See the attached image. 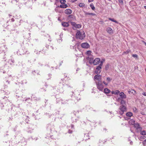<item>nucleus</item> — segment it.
I'll use <instances>...</instances> for the list:
<instances>
[{"label":"nucleus","mask_w":146,"mask_h":146,"mask_svg":"<svg viewBox=\"0 0 146 146\" xmlns=\"http://www.w3.org/2000/svg\"><path fill=\"white\" fill-rule=\"evenodd\" d=\"M142 94L145 96H146V92H143Z\"/></svg>","instance_id":"38"},{"label":"nucleus","mask_w":146,"mask_h":146,"mask_svg":"<svg viewBox=\"0 0 146 146\" xmlns=\"http://www.w3.org/2000/svg\"><path fill=\"white\" fill-rule=\"evenodd\" d=\"M62 25L64 27H68L69 25L68 23L67 22H63L62 23Z\"/></svg>","instance_id":"14"},{"label":"nucleus","mask_w":146,"mask_h":146,"mask_svg":"<svg viewBox=\"0 0 146 146\" xmlns=\"http://www.w3.org/2000/svg\"><path fill=\"white\" fill-rule=\"evenodd\" d=\"M91 53L92 52L90 50L88 51L86 53V54L88 56H90L92 55Z\"/></svg>","instance_id":"21"},{"label":"nucleus","mask_w":146,"mask_h":146,"mask_svg":"<svg viewBox=\"0 0 146 146\" xmlns=\"http://www.w3.org/2000/svg\"><path fill=\"white\" fill-rule=\"evenodd\" d=\"M90 0H88V2H91V1H90Z\"/></svg>","instance_id":"49"},{"label":"nucleus","mask_w":146,"mask_h":146,"mask_svg":"<svg viewBox=\"0 0 146 146\" xmlns=\"http://www.w3.org/2000/svg\"><path fill=\"white\" fill-rule=\"evenodd\" d=\"M100 61V59L99 58H96L93 60L92 64H93L94 65H96L99 63Z\"/></svg>","instance_id":"7"},{"label":"nucleus","mask_w":146,"mask_h":146,"mask_svg":"<svg viewBox=\"0 0 146 146\" xmlns=\"http://www.w3.org/2000/svg\"><path fill=\"white\" fill-rule=\"evenodd\" d=\"M78 71V70H76V71Z\"/></svg>","instance_id":"53"},{"label":"nucleus","mask_w":146,"mask_h":146,"mask_svg":"<svg viewBox=\"0 0 146 146\" xmlns=\"http://www.w3.org/2000/svg\"><path fill=\"white\" fill-rule=\"evenodd\" d=\"M130 144L131 145H132L133 144V142L132 141L130 142Z\"/></svg>","instance_id":"44"},{"label":"nucleus","mask_w":146,"mask_h":146,"mask_svg":"<svg viewBox=\"0 0 146 146\" xmlns=\"http://www.w3.org/2000/svg\"><path fill=\"white\" fill-rule=\"evenodd\" d=\"M136 94V91L133 89L131 90V94H133V95H135Z\"/></svg>","instance_id":"20"},{"label":"nucleus","mask_w":146,"mask_h":146,"mask_svg":"<svg viewBox=\"0 0 146 146\" xmlns=\"http://www.w3.org/2000/svg\"><path fill=\"white\" fill-rule=\"evenodd\" d=\"M72 12V10L70 9H66L64 11V13L67 15L71 14Z\"/></svg>","instance_id":"10"},{"label":"nucleus","mask_w":146,"mask_h":146,"mask_svg":"<svg viewBox=\"0 0 146 146\" xmlns=\"http://www.w3.org/2000/svg\"><path fill=\"white\" fill-rule=\"evenodd\" d=\"M68 133H72V130H69V131H68Z\"/></svg>","instance_id":"37"},{"label":"nucleus","mask_w":146,"mask_h":146,"mask_svg":"<svg viewBox=\"0 0 146 146\" xmlns=\"http://www.w3.org/2000/svg\"><path fill=\"white\" fill-rule=\"evenodd\" d=\"M9 17H10V16H11V15H10V14H9Z\"/></svg>","instance_id":"47"},{"label":"nucleus","mask_w":146,"mask_h":146,"mask_svg":"<svg viewBox=\"0 0 146 146\" xmlns=\"http://www.w3.org/2000/svg\"><path fill=\"white\" fill-rule=\"evenodd\" d=\"M106 30L107 32L110 34H112L113 33L112 30L110 27L107 28Z\"/></svg>","instance_id":"12"},{"label":"nucleus","mask_w":146,"mask_h":146,"mask_svg":"<svg viewBox=\"0 0 146 146\" xmlns=\"http://www.w3.org/2000/svg\"><path fill=\"white\" fill-rule=\"evenodd\" d=\"M145 70H146V69H145Z\"/></svg>","instance_id":"54"},{"label":"nucleus","mask_w":146,"mask_h":146,"mask_svg":"<svg viewBox=\"0 0 146 146\" xmlns=\"http://www.w3.org/2000/svg\"><path fill=\"white\" fill-rule=\"evenodd\" d=\"M143 42L145 44V45H146V42H145L144 41H143Z\"/></svg>","instance_id":"45"},{"label":"nucleus","mask_w":146,"mask_h":146,"mask_svg":"<svg viewBox=\"0 0 146 146\" xmlns=\"http://www.w3.org/2000/svg\"><path fill=\"white\" fill-rule=\"evenodd\" d=\"M11 21H14V20L13 18L11 19Z\"/></svg>","instance_id":"43"},{"label":"nucleus","mask_w":146,"mask_h":146,"mask_svg":"<svg viewBox=\"0 0 146 146\" xmlns=\"http://www.w3.org/2000/svg\"><path fill=\"white\" fill-rule=\"evenodd\" d=\"M126 110V108L124 105L121 106L119 107L118 113L120 115H122Z\"/></svg>","instance_id":"2"},{"label":"nucleus","mask_w":146,"mask_h":146,"mask_svg":"<svg viewBox=\"0 0 146 146\" xmlns=\"http://www.w3.org/2000/svg\"><path fill=\"white\" fill-rule=\"evenodd\" d=\"M84 12L85 13V14L86 15H92L93 16L96 15V14L95 13H88V12H86L85 11H84Z\"/></svg>","instance_id":"15"},{"label":"nucleus","mask_w":146,"mask_h":146,"mask_svg":"<svg viewBox=\"0 0 146 146\" xmlns=\"http://www.w3.org/2000/svg\"><path fill=\"white\" fill-rule=\"evenodd\" d=\"M134 127L136 128V131L137 132H138L140 131H141L142 129V128L139 125L138 123H135Z\"/></svg>","instance_id":"6"},{"label":"nucleus","mask_w":146,"mask_h":146,"mask_svg":"<svg viewBox=\"0 0 146 146\" xmlns=\"http://www.w3.org/2000/svg\"><path fill=\"white\" fill-rule=\"evenodd\" d=\"M103 83L106 85L108 84V83H106L105 81H103Z\"/></svg>","instance_id":"39"},{"label":"nucleus","mask_w":146,"mask_h":146,"mask_svg":"<svg viewBox=\"0 0 146 146\" xmlns=\"http://www.w3.org/2000/svg\"><path fill=\"white\" fill-rule=\"evenodd\" d=\"M66 87H70V86H69L68 85V84H66Z\"/></svg>","instance_id":"41"},{"label":"nucleus","mask_w":146,"mask_h":146,"mask_svg":"<svg viewBox=\"0 0 146 146\" xmlns=\"http://www.w3.org/2000/svg\"><path fill=\"white\" fill-rule=\"evenodd\" d=\"M79 6L81 7H82L85 6V4L84 3H80L79 4Z\"/></svg>","instance_id":"27"},{"label":"nucleus","mask_w":146,"mask_h":146,"mask_svg":"<svg viewBox=\"0 0 146 146\" xmlns=\"http://www.w3.org/2000/svg\"><path fill=\"white\" fill-rule=\"evenodd\" d=\"M125 102L123 100H121V101L120 104L121 105V106L124 105L125 104Z\"/></svg>","instance_id":"25"},{"label":"nucleus","mask_w":146,"mask_h":146,"mask_svg":"<svg viewBox=\"0 0 146 146\" xmlns=\"http://www.w3.org/2000/svg\"><path fill=\"white\" fill-rule=\"evenodd\" d=\"M133 114L132 113L129 112H128L126 113V115L127 116H128L129 117L132 116Z\"/></svg>","instance_id":"18"},{"label":"nucleus","mask_w":146,"mask_h":146,"mask_svg":"<svg viewBox=\"0 0 146 146\" xmlns=\"http://www.w3.org/2000/svg\"><path fill=\"white\" fill-rule=\"evenodd\" d=\"M77 0H72V1L73 2H75Z\"/></svg>","instance_id":"42"},{"label":"nucleus","mask_w":146,"mask_h":146,"mask_svg":"<svg viewBox=\"0 0 146 146\" xmlns=\"http://www.w3.org/2000/svg\"><path fill=\"white\" fill-rule=\"evenodd\" d=\"M130 51V50H128L127 51L125 52V54H127Z\"/></svg>","instance_id":"36"},{"label":"nucleus","mask_w":146,"mask_h":146,"mask_svg":"<svg viewBox=\"0 0 146 146\" xmlns=\"http://www.w3.org/2000/svg\"><path fill=\"white\" fill-rule=\"evenodd\" d=\"M128 92L129 94H131V90L130 89H129L128 90Z\"/></svg>","instance_id":"35"},{"label":"nucleus","mask_w":146,"mask_h":146,"mask_svg":"<svg viewBox=\"0 0 146 146\" xmlns=\"http://www.w3.org/2000/svg\"><path fill=\"white\" fill-rule=\"evenodd\" d=\"M105 60H102L100 61V63L99 64L100 65V66H102L103 65V62Z\"/></svg>","instance_id":"31"},{"label":"nucleus","mask_w":146,"mask_h":146,"mask_svg":"<svg viewBox=\"0 0 146 146\" xmlns=\"http://www.w3.org/2000/svg\"><path fill=\"white\" fill-rule=\"evenodd\" d=\"M135 121L134 119H131L129 122V124L131 125H134L135 124Z\"/></svg>","instance_id":"16"},{"label":"nucleus","mask_w":146,"mask_h":146,"mask_svg":"<svg viewBox=\"0 0 146 146\" xmlns=\"http://www.w3.org/2000/svg\"><path fill=\"white\" fill-rule=\"evenodd\" d=\"M81 47L87 49L90 47V45L87 42H84L82 43L81 44Z\"/></svg>","instance_id":"5"},{"label":"nucleus","mask_w":146,"mask_h":146,"mask_svg":"<svg viewBox=\"0 0 146 146\" xmlns=\"http://www.w3.org/2000/svg\"><path fill=\"white\" fill-rule=\"evenodd\" d=\"M145 87H146V85H145Z\"/></svg>","instance_id":"51"},{"label":"nucleus","mask_w":146,"mask_h":146,"mask_svg":"<svg viewBox=\"0 0 146 146\" xmlns=\"http://www.w3.org/2000/svg\"><path fill=\"white\" fill-rule=\"evenodd\" d=\"M85 36V33L84 32H81L80 31H78L76 34V37L77 38L80 39H83Z\"/></svg>","instance_id":"1"},{"label":"nucleus","mask_w":146,"mask_h":146,"mask_svg":"<svg viewBox=\"0 0 146 146\" xmlns=\"http://www.w3.org/2000/svg\"><path fill=\"white\" fill-rule=\"evenodd\" d=\"M94 79L100 81L101 80V76L100 75H96L94 76Z\"/></svg>","instance_id":"9"},{"label":"nucleus","mask_w":146,"mask_h":146,"mask_svg":"<svg viewBox=\"0 0 146 146\" xmlns=\"http://www.w3.org/2000/svg\"><path fill=\"white\" fill-rule=\"evenodd\" d=\"M90 6L91 7L92 9L93 10H94L95 9V7L94 5L92 3H91L90 4Z\"/></svg>","instance_id":"26"},{"label":"nucleus","mask_w":146,"mask_h":146,"mask_svg":"<svg viewBox=\"0 0 146 146\" xmlns=\"http://www.w3.org/2000/svg\"><path fill=\"white\" fill-rule=\"evenodd\" d=\"M96 84L98 88L100 91H102L103 90L104 86L101 81H99L96 82Z\"/></svg>","instance_id":"4"},{"label":"nucleus","mask_w":146,"mask_h":146,"mask_svg":"<svg viewBox=\"0 0 146 146\" xmlns=\"http://www.w3.org/2000/svg\"><path fill=\"white\" fill-rule=\"evenodd\" d=\"M119 93V91L117 90L112 91V94H115V95L118 94Z\"/></svg>","instance_id":"13"},{"label":"nucleus","mask_w":146,"mask_h":146,"mask_svg":"<svg viewBox=\"0 0 146 146\" xmlns=\"http://www.w3.org/2000/svg\"><path fill=\"white\" fill-rule=\"evenodd\" d=\"M71 24L72 25V28L74 30H76L77 29L80 28L81 26L80 24H77L74 22H71Z\"/></svg>","instance_id":"3"},{"label":"nucleus","mask_w":146,"mask_h":146,"mask_svg":"<svg viewBox=\"0 0 146 146\" xmlns=\"http://www.w3.org/2000/svg\"><path fill=\"white\" fill-rule=\"evenodd\" d=\"M67 7V5H60V7L62 8H66Z\"/></svg>","instance_id":"24"},{"label":"nucleus","mask_w":146,"mask_h":146,"mask_svg":"<svg viewBox=\"0 0 146 146\" xmlns=\"http://www.w3.org/2000/svg\"><path fill=\"white\" fill-rule=\"evenodd\" d=\"M94 58L93 56L92 55L88 56L87 57V59L89 60V63L90 64H92L93 61L94 60Z\"/></svg>","instance_id":"8"},{"label":"nucleus","mask_w":146,"mask_h":146,"mask_svg":"<svg viewBox=\"0 0 146 146\" xmlns=\"http://www.w3.org/2000/svg\"><path fill=\"white\" fill-rule=\"evenodd\" d=\"M102 66H100V65H99L97 66V68H98V70H102Z\"/></svg>","instance_id":"30"},{"label":"nucleus","mask_w":146,"mask_h":146,"mask_svg":"<svg viewBox=\"0 0 146 146\" xmlns=\"http://www.w3.org/2000/svg\"><path fill=\"white\" fill-rule=\"evenodd\" d=\"M118 1L121 4H123V0H118Z\"/></svg>","instance_id":"34"},{"label":"nucleus","mask_w":146,"mask_h":146,"mask_svg":"<svg viewBox=\"0 0 146 146\" xmlns=\"http://www.w3.org/2000/svg\"><path fill=\"white\" fill-rule=\"evenodd\" d=\"M106 79L108 82H110L111 80V79H110L109 77H108Z\"/></svg>","instance_id":"33"},{"label":"nucleus","mask_w":146,"mask_h":146,"mask_svg":"<svg viewBox=\"0 0 146 146\" xmlns=\"http://www.w3.org/2000/svg\"><path fill=\"white\" fill-rule=\"evenodd\" d=\"M74 127V125H72V127Z\"/></svg>","instance_id":"48"},{"label":"nucleus","mask_w":146,"mask_h":146,"mask_svg":"<svg viewBox=\"0 0 146 146\" xmlns=\"http://www.w3.org/2000/svg\"><path fill=\"white\" fill-rule=\"evenodd\" d=\"M109 67V64H107L106 65L105 67V69L106 70H107L108 69Z\"/></svg>","instance_id":"29"},{"label":"nucleus","mask_w":146,"mask_h":146,"mask_svg":"<svg viewBox=\"0 0 146 146\" xmlns=\"http://www.w3.org/2000/svg\"><path fill=\"white\" fill-rule=\"evenodd\" d=\"M65 2H66V1L65 0H61L60 1V2L61 4H65Z\"/></svg>","instance_id":"28"},{"label":"nucleus","mask_w":146,"mask_h":146,"mask_svg":"<svg viewBox=\"0 0 146 146\" xmlns=\"http://www.w3.org/2000/svg\"><path fill=\"white\" fill-rule=\"evenodd\" d=\"M119 96L120 97L123 99H125L126 98V95L123 92H121L119 94Z\"/></svg>","instance_id":"11"},{"label":"nucleus","mask_w":146,"mask_h":146,"mask_svg":"<svg viewBox=\"0 0 146 146\" xmlns=\"http://www.w3.org/2000/svg\"><path fill=\"white\" fill-rule=\"evenodd\" d=\"M102 70H98V68H97V67L96 68V69L95 70V72L97 74H98L100 73L101 72Z\"/></svg>","instance_id":"19"},{"label":"nucleus","mask_w":146,"mask_h":146,"mask_svg":"<svg viewBox=\"0 0 146 146\" xmlns=\"http://www.w3.org/2000/svg\"><path fill=\"white\" fill-rule=\"evenodd\" d=\"M108 19L110 20L111 21L113 22H114L116 23H118V22L116 20H114V19H112V18H108Z\"/></svg>","instance_id":"22"},{"label":"nucleus","mask_w":146,"mask_h":146,"mask_svg":"<svg viewBox=\"0 0 146 146\" xmlns=\"http://www.w3.org/2000/svg\"><path fill=\"white\" fill-rule=\"evenodd\" d=\"M104 91L105 93L106 94H108L110 92V90L107 88L104 89Z\"/></svg>","instance_id":"17"},{"label":"nucleus","mask_w":146,"mask_h":146,"mask_svg":"<svg viewBox=\"0 0 146 146\" xmlns=\"http://www.w3.org/2000/svg\"><path fill=\"white\" fill-rule=\"evenodd\" d=\"M143 143L144 144H146V139L143 141Z\"/></svg>","instance_id":"40"},{"label":"nucleus","mask_w":146,"mask_h":146,"mask_svg":"<svg viewBox=\"0 0 146 146\" xmlns=\"http://www.w3.org/2000/svg\"><path fill=\"white\" fill-rule=\"evenodd\" d=\"M141 134L142 135H146V131L143 130L141 132Z\"/></svg>","instance_id":"23"},{"label":"nucleus","mask_w":146,"mask_h":146,"mask_svg":"<svg viewBox=\"0 0 146 146\" xmlns=\"http://www.w3.org/2000/svg\"><path fill=\"white\" fill-rule=\"evenodd\" d=\"M132 56L133 57H134V58H138V56L136 54H132Z\"/></svg>","instance_id":"32"},{"label":"nucleus","mask_w":146,"mask_h":146,"mask_svg":"<svg viewBox=\"0 0 146 146\" xmlns=\"http://www.w3.org/2000/svg\"><path fill=\"white\" fill-rule=\"evenodd\" d=\"M144 7L145 9H146V6H144Z\"/></svg>","instance_id":"46"},{"label":"nucleus","mask_w":146,"mask_h":146,"mask_svg":"<svg viewBox=\"0 0 146 146\" xmlns=\"http://www.w3.org/2000/svg\"><path fill=\"white\" fill-rule=\"evenodd\" d=\"M52 49H53V47H52Z\"/></svg>","instance_id":"52"},{"label":"nucleus","mask_w":146,"mask_h":146,"mask_svg":"<svg viewBox=\"0 0 146 146\" xmlns=\"http://www.w3.org/2000/svg\"><path fill=\"white\" fill-rule=\"evenodd\" d=\"M144 137H143V139H144Z\"/></svg>","instance_id":"50"}]
</instances>
